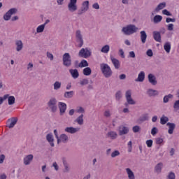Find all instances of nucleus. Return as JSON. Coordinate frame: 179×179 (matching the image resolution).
I'll return each mask as SVG.
<instances>
[{"mask_svg": "<svg viewBox=\"0 0 179 179\" xmlns=\"http://www.w3.org/2000/svg\"><path fill=\"white\" fill-rule=\"evenodd\" d=\"M16 124H17V117H11L8 120L6 127L8 128H13Z\"/></svg>", "mask_w": 179, "mask_h": 179, "instance_id": "obj_6", "label": "nucleus"}, {"mask_svg": "<svg viewBox=\"0 0 179 179\" xmlns=\"http://www.w3.org/2000/svg\"><path fill=\"white\" fill-rule=\"evenodd\" d=\"M54 90H58L59 89H61V82L59 81H56L54 85Z\"/></svg>", "mask_w": 179, "mask_h": 179, "instance_id": "obj_40", "label": "nucleus"}, {"mask_svg": "<svg viewBox=\"0 0 179 179\" xmlns=\"http://www.w3.org/2000/svg\"><path fill=\"white\" fill-rule=\"evenodd\" d=\"M63 65H64V66H71V65H72V60L71 59L69 53H65L63 55Z\"/></svg>", "mask_w": 179, "mask_h": 179, "instance_id": "obj_3", "label": "nucleus"}, {"mask_svg": "<svg viewBox=\"0 0 179 179\" xmlns=\"http://www.w3.org/2000/svg\"><path fill=\"white\" fill-rule=\"evenodd\" d=\"M148 118L149 117L148 116V114L143 115L142 117H141V121H147Z\"/></svg>", "mask_w": 179, "mask_h": 179, "instance_id": "obj_55", "label": "nucleus"}, {"mask_svg": "<svg viewBox=\"0 0 179 179\" xmlns=\"http://www.w3.org/2000/svg\"><path fill=\"white\" fill-rule=\"evenodd\" d=\"M163 15H166V16H171V14L170 13V12L169 10H167L166 9H164L162 11Z\"/></svg>", "mask_w": 179, "mask_h": 179, "instance_id": "obj_54", "label": "nucleus"}, {"mask_svg": "<svg viewBox=\"0 0 179 179\" xmlns=\"http://www.w3.org/2000/svg\"><path fill=\"white\" fill-rule=\"evenodd\" d=\"M153 37L154 40H155V41H157V43H160V41H162V35H160V32L157 31H154Z\"/></svg>", "mask_w": 179, "mask_h": 179, "instance_id": "obj_15", "label": "nucleus"}, {"mask_svg": "<svg viewBox=\"0 0 179 179\" xmlns=\"http://www.w3.org/2000/svg\"><path fill=\"white\" fill-rule=\"evenodd\" d=\"M122 31L126 36H131V34H134V33L138 31V27L133 24L127 25L122 28Z\"/></svg>", "mask_w": 179, "mask_h": 179, "instance_id": "obj_2", "label": "nucleus"}, {"mask_svg": "<svg viewBox=\"0 0 179 179\" xmlns=\"http://www.w3.org/2000/svg\"><path fill=\"white\" fill-rule=\"evenodd\" d=\"M4 160H5V155H0V164L3 163Z\"/></svg>", "mask_w": 179, "mask_h": 179, "instance_id": "obj_61", "label": "nucleus"}, {"mask_svg": "<svg viewBox=\"0 0 179 179\" xmlns=\"http://www.w3.org/2000/svg\"><path fill=\"white\" fill-rule=\"evenodd\" d=\"M45 27V24L39 25L36 31L37 33H43L44 31V28Z\"/></svg>", "mask_w": 179, "mask_h": 179, "instance_id": "obj_41", "label": "nucleus"}, {"mask_svg": "<svg viewBox=\"0 0 179 179\" xmlns=\"http://www.w3.org/2000/svg\"><path fill=\"white\" fill-rule=\"evenodd\" d=\"M78 125H83V114L80 115L76 120Z\"/></svg>", "mask_w": 179, "mask_h": 179, "instance_id": "obj_36", "label": "nucleus"}, {"mask_svg": "<svg viewBox=\"0 0 179 179\" xmlns=\"http://www.w3.org/2000/svg\"><path fill=\"white\" fill-rule=\"evenodd\" d=\"M73 91H70V92H66L64 93V97L66 99H71V97H73Z\"/></svg>", "mask_w": 179, "mask_h": 179, "instance_id": "obj_38", "label": "nucleus"}, {"mask_svg": "<svg viewBox=\"0 0 179 179\" xmlns=\"http://www.w3.org/2000/svg\"><path fill=\"white\" fill-rule=\"evenodd\" d=\"M119 134L120 135H127L128 132H129V129L125 126H120L119 128Z\"/></svg>", "mask_w": 179, "mask_h": 179, "instance_id": "obj_14", "label": "nucleus"}, {"mask_svg": "<svg viewBox=\"0 0 179 179\" xmlns=\"http://www.w3.org/2000/svg\"><path fill=\"white\" fill-rule=\"evenodd\" d=\"M164 8H166V2L159 3L155 8V10L156 12H159V10H162V9H164Z\"/></svg>", "mask_w": 179, "mask_h": 179, "instance_id": "obj_33", "label": "nucleus"}, {"mask_svg": "<svg viewBox=\"0 0 179 179\" xmlns=\"http://www.w3.org/2000/svg\"><path fill=\"white\" fill-rule=\"evenodd\" d=\"M78 66L79 68H85V66H89V63H87V61L83 59L80 62Z\"/></svg>", "mask_w": 179, "mask_h": 179, "instance_id": "obj_37", "label": "nucleus"}, {"mask_svg": "<svg viewBox=\"0 0 179 179\" xmlns=\"http://www.w3.org/2000/svg\"><path fill=\"white\" fill-rule=\"evenodd\" d=\"M156 134H157V128L153 127L151 130V134L155 136Z\"/></svg>", "mask_w": 179, "mask_h": 179, "instance_id": "obj_53", "label": "nucleus"}, {"mask_svg": "<svg viewBox=\"0 0 179 179\" xmlns=\"http://www.w3.org/2000/svg\"><path fill=\"white\" fill-rule=\"evenodd\" d=\"M162 20H163V17L159 15H155L153 19L154 23H160Z\"/></svg>", "mask_w": 179, "mask_h": 179, "instance_id": "obj_31", "label": "nucleus"}, {"mask_svg": "<svg viewBox=\"0 0 179 179\" xmlns=\"http://www.w3.org/2000/svg\"><path fill=\"white\" fill-rule=\"evenodd\" d=\"M162 167H163V164L162 163H159L155 166V171H156V173H162Z\"/></svg>", "mask_w": 179, "mask_h": 179, "instance_id": "obj_39", "label": "nucleus"}, {"mask_svg": "<svg viewBox=\"0 0 179 179\" xmlns=\"http://www.w3.org/2000/svg\"><path fill=\"white\" fill-rule=\"evenodd\" d=\"M128 104H135V101L132 99L131 90H127L125 94Z\"/></svg>", "mask_w": 179, "mask_h": 179, "instance_id": "obj_9", "label": "nucleus"}, {"mask_svg": "<svg viewBox=\"0 0 179 179\" xmlns=\"http://www.w3.org/2000/svg\"><path fill=\"white\" fill-rule=\"evenodd\" d=\"M89 10V1H85L82 3L81 13H79V15H82L85 12Z\"/></svg>", "mask_w": 179, "mask_h": 179, "instance_id": "obj_10", "label": "nucleus"}, {"mask_svg": "<svg viewBox=\"0 0 179 179\" xmlns=\"http://www.w3.org/2000/svg\"><path fill=\"white\" fill-rule=\"evenodd\" d=\"M126 171L129 179H135V175L134 172L131 171V169L127 168Z\"/></svg>", "mask_w": 179, "mask_h": 179, "instance_id": "obj_27", "label": "nucleus"}, {"mask_svg": "<svg viewBox=\"0 0 179 179\" xmlns=\"http://www.w3.org/2000/svg\"><path fill=\"white\" fill-rule=\"evenodd\" d=\"M116 156H120V151L115 150L111 154V157H116Z\"/></svg>", "mask_w": 179, "mask_h": 179, "instance_id": "obj_48", "label": "nucleus"}, {"mask_svg": "<svg viewBox=\"0 0 179 179\" xmlns=\"http://www.w3.org/2000/svg\"><path fill=\"white\" fill-rule=\"evenodd\" d=\"M16 12L15 8H11L4 15L3 19L4 20H9L12 16V15H15V13Z\"/></svg>", "mask_w": 179, "mask_h": 179, "instance_id": "obj_8", "label": "nucleus"}, {"mask_svg": "<svg viewBox=\"0 0 179 179\" xmlns=\"http://www.w3.org/2000/svg\"><path fill=\"white\" fill-rule=\"evenodd\" d=\"M80 130V128L77 127H66L65 129V131L68 132L69 134H76V132H79V131Z\"/></svg>", "mask_w": 179, "mask_h": 179, "instance_id": "obj_13", "label": "nucleus"}, {"mask_svg": "<svg viewBox=\"0 0 179 179\" xmlns=\"http://www.w3.org/2000/svg\"><path fill=\"white\" fill-rule=\"evenodd\" d=\"M113 64L114 65L115 69H120V60L114 57L110 58Z\"/></svg>", "mask_w": 179, "mask_h": 179, "instance_id": "obj_20", "label": "nucleus"}, {"mask_svg": "<svg viewBox=\"0 0 179 179\" xmlns=\"http://www.w3.org/2000/svg\"><path fill=\"white\" fill-rule=\"evenodd\" d=\"M146 55H148V57H153V51H152L151 49H149V50L146 52Z\"/></svg>", "mask_w": 179, "mask_h": 179, "instance_id": "obj_52", "label": "nucleus"}, {"mask_svg": "<svg viewBox=\"0 0 179 179\" xmlns=\"http://www.w3.org/2000/svg\"><path fill=\"white\" fill-rule=\"evenodd\" d=\"M119 54L121 58H125V53L124 52V50L122 49L119 50Z\"/></svg>", "mask_w": 179, "mask_h": 179, "instance_id": "obj_50", "label": "nucleus"}, {"mask_svg": "<svg viewBox=\"0 0 179 179\" xmlns=\"http://www.w3.org/2000/svg\"><path fill=\"white\" fill-rule=\"evenodd\" d=\"M31 160H33V155H29L24 158V164H25V166H29Z\"/></svg>", "mask_w": 179, "mask_h": 179, "instance_id": "obj_19", "label": "nucleus"}, {"mask_svg": "<svg viewBox=\"0 0 179 179\" xmlns=\"http://www.w3.org/2000/svg\"><path fill=\"white\" fill-rule=\"evenodd\" d=\"M167 122H169V117L162 115V117L160 118V124H162V125H165V124H167Z\"/></svg>", "mask_w": 179, "mask_h": 179, "instance_id": "obj_34", "label": "nucleus"}, {"mask_svg": "<svg viewBox=\"0 0 179 179\" xmlns=\"http://www.w3.org/2000/svg\"><path fill=\"white\" fill-rule=\"evenodd\" d=\"M76 37L77 38V41L80 42L78 47H82V45H83V39L82 38V34H80V31L78 30L76 32Z\"/></svg>", "mask_w": 179, "mask_h": 179, "instance_id": "obj_11", "label": "nucleus"}, {"mask_svg": "<svg viewBox=\"0 0 179 179\" xmlns=\"http://www.w3.org/2000/svg\"><path fill=\"white\" fill-rule=\"evenodd\" d=\"M148 148H152V146H153V140L150 139V140H147L145 142Z\"/></svg>", "mask_w": 179, "mask_h": 179, "instance_id": "obj_43", "label": "nucleus"}, {"mask_svg": "<svg viewBox=\"0 0 179 179\" xmlns=\"http://www.w3.org/2000/svg\"><path fill=\"white\" fill-rule=\"evenodd\" d=\"M8 97H9V94H5L3 98L0 97V106L1 104H2V103H3L4 100H6V99H8Z\"/></svg>", "mask_w": 179, "mask_h": 179, "instance_id": "obj_44", "label": "nucleus"}, {"mask_svg": "<svg viewBox=\"0 0 179 179\" xmlns=\"http://www.w3.org/2000/svg\"><path fill=\"white\" fill-rule=\"evenodd\" d=\"M173 108L176 111H178L179 110V100L176 101L173 104Z\"/></svg>", "mask_w": 179, "mask_h": 179, "instance_id": "obj_42", "label": "nucleus"}, {"mask_svg": "<svg viewBox=\"0 0 179 179\" xmlns=\"http://www.w3.org/2000/svg\"><path fill=\"white\" fill-rule=\"evenodd\" d=\"M7 99H8L9 106H12L15 104V96H9V94H8V97Z\"/></svg>", "mask_w": 179, "mask_h": 179, "instance_id": "obj_35", "label": "nucleus"}, {"mask_svg": "<svg viewBox=\"0 0 179 179\" xmlns=\"http://www.w3.org/2000/svg\"><path fill=\"white\" fill-rule=\"evenodd\" d=\"M148 80L150 83H152L153 85H157V81L156 80V77L150 73L148 75Z\"/></svg>", "mask_w": 179, "mask_h": 179, "instance_id": "obj_18", "label": "nucleus"}, {"mask_svg": "<svg viewBox=\"0 0 179 179\" xmlns=\"http://www.w3.org/2000/svg\"><path fill=\"white\" fill-rule=\"evenodd\" d=\"M141 34V40L143 44H145L146 43V38H148V35L146 34V32L145 31H141L140 32Z\"/></svg>", "mask_w": 179, "mask_h": 179, "instance_id": "obj_21", "label": "nucleus"}, {"mask_svg": "<svg viewBox=\"0 0 179 179\" xmlns=\"http://www.w3.org/2000/svg\"><path fill=\"white\" fill-rule=\"evenodd\" d=\"M169 179H176V174L174 173L171 172L168 176Z\"/></svg>", "mask_w": 179, "mask_h": 179, "instance_id": "obj_51", "label": "nucleus"}, {"mask_svg": "<svg viewBox=\"0 0 179 179\" xmlns=\"http://www.w3.org/2000/svg\"><path fill=\"white\" fill-rule=\"evenodd\" d=\"M0 179H6V175L5 173H2L0 175Z\"/></svg>", "mask_w": 179, "mask_h": 179, "instance_id": "obj_64", "label": "nucleus"}, {"mask_svg": "<svg viewBox=\"0 0 179 179\" xmlns=\"http://www.w3.org/2000/svg\"><path fill=\"white\" fill-rule=\"evenodd\" d=\"M129 58H135V52L131 51L129 52Z\"/></svg>", "mask_w": 179, "mask_h": 179, "instance_id": "obj_57", "label": "nucleus"}, {"mask_svg": "<svg viewBox=\"0 0 179 179\" xmlns=\"http://www.w3.org/2000/svg\"><path fill=\"white\" fill-rule=\"evenodd\" d=\"M167 30H169V31H173V30H174V24H168Z\"/></svg>", "mask_w": 179, "mask_h": 179, "instance_id": "obj_45", "label": "nucleus"}, {"mask_svg": "<svg viewBox=\"0 0 179 179\" xmlns=\"http://www.w3.org/2000/svg\"><path fill=\"white\" fill-rule=\"evenodd\" d=\"M69 73L73 79H78L79 78V71H78V69H71L69 70Z\"/></svg>", "mask_w": 179, "mask_h": 179, "instance_id": "obj_17", "label": "nucleus"}, {"mask_svg": "<svg viewBox=\"0 0 179 179\" xmlns=\"http://www.w3.org/2000/svg\"><path fill=\"white\" fill-rule=\"evenodd\" d=\"M77 113H85V110L83 109V108L80 107V108L77 110Z\"/></svg>", "mask_w": 179, "mask_h": 179, "instance_id": "obj_63", "label": "nucleus"}, {"mask_svg": "<svg viewBox=\"0 0 179 179\" xmlns=\"http://www.w3.org/2000/svg\"><path fill=\"white\" fill-rule=\"evenodd\" d=\"M164 50L169 54L171 50V45L170 43L167 42L164 45Z\"/></svg>", "mask_w": 179, "mask_h": 179, "instance_id": "obj_30", "label": "nucleus"}, {"mask_svg": "<svg viewBox=\"0 0 179 179\" xmlns=\"http://www.w3.org/2000/svg\"><path fill=\"white\" fill-rule=\"evenodd\" d=\"M59 108L60 111V115L64 114L65 111H66V103L64 102L59 103Z\"/></svg>", "mask_w": 179, "mask_h": 179, "instance_id": "obj_12", "label": "nucleus"}, {"mask_svg": "<svg viewBox=\"0 0 179 179\" xmlns=\"http://www.w3.org/2000/svg\"><path fill=\"white\" fill-rule=\"evenodd\" d=\"M162 143H163V138H156V144L157 145H162Z\"/></svg>", "mask_w": 179, "mask_h": 179, "instance_id": "obj_49", "label": "nucleus"}, {"mask_svg": "<svg viewBox=\"0 0 179 179\" xmlns=\"http://www.w3.org/2000/svg\"><path fill=\"white\" fill-rule=\"evenodd\" d=\"M47 57L48 58H50V61H52V59H54V55L50 52H47Z\"/></svg>", "mask_w": 179, "mask_h": 179, "instance_id": "obj_58", "label": "nucleus"}, {"mask_svg": "<svg viewBox=\"0 0 179 179\" xmlns=\"http://www.w3.org/2000/svg\"><path fill=\"white\" fill-rule=\"evenodd\" d=\"M79 57H81L82 58H89L90 55H92V52L89 50L87 48H82L79 52Z\"/></svg>", "mask_w": 179, "mask_h": 179, "instance_id": "obj_5", "label": "nucleus"}, {"mask_svg": "<svg viewBox=\"0 0 179 179\" xmlns=\"http://www.w3.org/2000/svg\"><path fill=\"white\" fill-rule=\"evenodd\" d=\"M57 100L55 99H51L48 102V106L51 108L52 113L57 111Z\"/></svg>", "mask_w": 179, "mask_h": 179, "instance_id": "obj_7", "label": "nucleus"}, {"mask_svg": "<svg viewBox=\"0 0 179 179\" xmlns=\"http://www.w3.org/2000/svg\"><path fill=\"white\" fill-rule=\"evenodd\" d=\"M115 97L117 100H120L121 99V91H119L116 93Z\"/></svg>", "mask_w": 179, "mask_h": 179, "instance_id": "obj_59", "label": "nucleus"}, {"mask_svg": "<svg viewBox=\"0 0 179 179\" xmlns=\"http://www.w3.org/2000/svg\"><path fill=\"white\" fill-rule=\"evenodd\" d=\"M145 80V72L141 71L138 74V78L136 80V82H143Z\"/></svg>", "mask_w": 179, "mask_h": 179, "instance_id": "obj_26", "label": "nucleus"}, {"mask_svg": "<svg viewBox=\"0 0 179 179\" xmlns=\"http://www.w3.org/2000/svg\"><path fill=\"white\" fill-rule=\"evenodd\" d=\"M110 51V45H106L101 49V52H103V54H108Z\"/></svg>", "mask_w": 179, "mask_h": 179, "instance_id": "obj_29", "label": "nucleus"}, {"mask_svg": "<svg viewBox=\"0 0 179 179\" xmlns=\"http://www.w3.org/2000/svg\"><path fill=\"white\" fill-rule=\"evenodd\" d=\"M111 114L110 113V110H106L104 113V116L105 117H110Z\"/></svg>", "mask_w": 179, "mask_h": 179, "instance_id": "obj_62", "label": "nucleus"}, {"mask_svg": "<svg viewBox=\"0 0 179 179\" xmlns=\"http://www.w3.org/2000/svg\"><path fill=\"white\" fill-rule=\"evenodd\" d=\"M92 8L94 9H100V6L99 5L98 3H95L92 5Z\"/></svg>", "mask_w": 179, "mask_h": 179, "instance_id": "obj_60", "label": "nucleus"}, {"mask_svg": "<svg viewBox=\"0 0 179 179\" xmlns=\"http://www.w3.org/2000/svg\"><path fill=\"white\" fill-rule=\"evenodd\" d=\"M15 45H17L16 50L18 52L23 49V42L22 41H16Z\"/></svg>", "mask_w": 179, "mask_h": 179, "instance_id": "obj_22", "label": "nucleus"}, {"mask_svg": "<svg viewBox=\"0 0 179 179\" xmlns=\"http://www.w3.org/2000/svg\"><path fill=\"white\" fill-rule=\"evenodd\" d=\"M100 68L105 78H110V76L113 75V71L108 64L104 63L101 64Z\"/></svg>", "mask_w": 179, "mask_h": 179, "instance_id": "obj_1", "label": "nucleus"}, {"mask_svg": "<svg viewBox=\"0 0 179 179\" xmlns=\"http://www.w3.org/2000/svg\"><path fill=\"white\" fill-rule=\"evenodd\" d=\"M117 136H118V134L115 131H109L108 133V137L110 138V139H116Z\"/></svg>", "mask_w": 179, "mask_h": 179, "instance_id": "obj_28", "label": "nucleus"}, {"mask_svg": "<svg viewBox=\"0 0 179 179\" xmlns=\"http://www.w3.org/2000/svg\"><path fill=\"white\" fill-rule=\"evenodd\" d=\"M80 83L82 86H85V85H87L89 83V80L88 79H83V80L80 81Z\"/></svg>", "mask_w": 179, "mask_h": 179, "instance_id": "obj_47", "label": "nucleus"}, {"mask_svg": "<svg viewBox=\"0 0 179 179\" xmlns=\"http://www.w3.org/2000/svg\"><path fill=\"white\" fill-rule=\"evenodd\" d=\"M68 141V136L66 134H62L60 136V138H57V143H59V142H63L65 143Z\"/></svg>", "mask_w": 179, "mask_h": 179, "instance_id": "obj_25", "label": "nucleus"}, {"mask_svg": "<svg viewBox=\"0 0 179 179\" xmlns=\"http://www.w3.org/2000/svg\"><path fill=\"white\" fill-rule=\"evenodd\" d=\"M166 125L169 127L168 134L172 135L174 132V129H176V124L168 122Z\"/></svg>", "mask_w": 179, "mask_h": 179, "instance_id": "obj_16", "label": "nucleus"}, {"mask_svg": "<svg viewBox=\"0 0 179 179\" xmlns=\"http://www.w3.org/2000/svg\"><path fill=\"white\" fill-rule=\"evenodd\" d=\"M83 75H85V76H89L90 75H92V69H90V67H87L85 69H83Z\"/></svg>", "mask_w": 179, "mask_h": 179, "instance_id": "obj_32", "label": "nucleus"}, {"mask_svg": "<svg viewBox=\"0 0 179 179\" xmlns=\"http://www.w3.org/2000/svg\"><path fill=\"white\" fill-rule=\"evenodd\" d=\"M47 141L50 143V146L54 147V138H52V134H49L46 136Z\"/></svg>", "mask_w": 179, "mask_h": 179, "instance_id": "obj_24", "label": "nucleus"}, {"mask_svg": "<svg viewBox=\"0 0 179 179\" xmlns=\"http://www.w3.org/2000/svg\"><path fill=\"white\" fill-rule=\"evenodd\" d=\"M147 94L152 97L153 96H157V94H159V92L157 90L150 89L148 90Z\"/></svg>", "mask_w": 179, "mask_h": 179, "instance_id": "obj_23", "label": "nucleus"}, {"mask_svg": "<svg viewBox=\"0 0 179 179\" xmlns=\"http://www.w3.org/2000/svg\"><path fill=\"white\" fill-rule=\"evenodd\" d=\"M132 129L133 132H134V134H136V132H139V131H141V127H139V126H134Z\"/></svg>", "mask_w": 179, "mask_h": 179, "instance_id": "obj_46", "label": "nucleus"}, {"mask_svg": "<svg viewBox=\"0 0 179 179\" xmlns=\"http://www.w3.org/2000/svg\"><path fill=\"white\" fill-rule=\"evenodd\" d=\"M77 3L78 0H70V2L68 4V9L70 12H76V10H78Z\"/></svg>", "mask_w": 179, "mask_h": 179, "instance_id": "obj_4", "label": "nucleus"}, {"mask_svg": "<svg viewBox=\"0 0 179 179\" xmlns=\"http://www.w3.org/2000/svg\"><path fill=\"white\" fill-rule=\"evenodd\" d=\"M166 23H170V22H172L174 23V22H176V19L167 17V18L166 19Z\"/></svg>", "mask_w": 179, "mask_h": 179, "instance_id": "obj_56", "label": "nucleus"}]
</instances>
